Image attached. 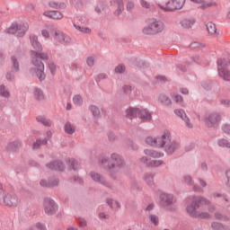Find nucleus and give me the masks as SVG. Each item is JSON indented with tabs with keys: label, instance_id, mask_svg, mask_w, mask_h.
I'll list each match as a JSON object with an SVG mask.
<instances>
[{
	"label": "nucleus",
	"instance_id": "f257e3e1",
	"mask_svg": "<svg viewBox=\"0 0 230 230\" xmlns=\"http://www.w3.org/2000/svg\"><path fill=\"white\" fill-rule=\"evenodd\" d=\"M30 40L32 48L35 50H31L32 58V65L36 66V68H31V71H34L36 76L39 78L40 82H44L46 80V74H44V63L41 60H48L49 57L42 51V45L39 42V38L35 34H31L30 36Z\"/></svg>",
	"mask_w": 230,
	"mask_h": 230
},
{
	"label": "nucleus",
	"instance_id": "f03ea898",
	"mask_svg": "<svg viewBox=\"0 0 230 230\" xmlns=\"http://www.w3.org/2000/svg\"><path fill=\"white\" fill-rule=\"evenodd\" d=\"M100 163L102 168H103L111 177H114L119 170H123L127 165L125 158L116 153L111 154V158L102 155L100 158Z\"/></svg>",
	"mask_w": 230,
	"mask_h": 230
},
{
	"label": "nucleus",
	"instance_id": "7ed1b4c3",
	"mask_svg": "<svg viewBox=\"0 0 230 230\" xmlns=\"http://www.w3.org/2000/svg\"><path fill=\"white\" fill-rule=\"evenodd\" d=\"M160 148H164V151L168 155H173L179 148H181V145L177 142L172 140V137L170 136V131H164V135L162 136V139H160Z\"/></svg>",
	"mask_w": 230,
	"mask_h": 230
},
{
	"label": "nucleus",
	"instance_id": "20e7f679",
	"mask_svg": "<svg viewBox=\"0 0 230 230\" xmlns=\"http://www.w3.org/2000/svg\"><path fill=\"white\" fill-rule=\"evenodd\" d=\"M126 116L129 119L132 118H140L141 121H151L152 114L148 111V110H139L137 108H128L126 111Z\"/></svg>",
	"mask_w": 230,
	"mask_h": 230
},
{
	"label": "nucleus",
	"instance_id": "39448f33",
	"mask_svg": "<svg viewBox=\"0 0 230 230\" xmlns=\"http://www.w3.org/2000/svg\"><path fill=\"white\" fill-rule=\"evenodd\" d=\"M217 64V73L223 80L230 82V61L226 58H218Z\"/></svg>",
	"mask_w": 230,
	"mask_h": 230
},
{
	"label": "nucleus",
	"instance_id": "423d86ee",
	"mask_svg": "<svg viewBox=\"0 0 230 230\" xmlns=\"http://www.w3.org/2000/svg\"><path fill=\"white\" fill-rule=\"evenodd\" d=\"M204 204H211V201L202 196H194L191 204L187 207V213L189 215L197 213V209H200Z\"/></svg>",
	"mask_w": 230,
	"mask_h": 230
},
{
	"label": "nucleus",
	"instance_id": "0eeeda50",
	"mask_svg": "<svg viewBox=\"0 0 230 230\" xmlns=\"http://www.w3.org/2000/svg\"><path fill=\"white\" fill-rule=\"evenodd\" d=\"M177 200L173 197L172 194L169 193H162L160 195V205L163 208H165L167 211H176L177 210V205H175V202Z\"/></svg>",
	"mask_w": 230,
	"mask_h": 230
},
{
	"label": "nucleus",
	"instance_id": "6e6552de",
	"mask_svg": "<svg viewBox=\"0 0 230 230\" xmlns=\"http://www.w3.org/2000/svg\"><path fill=\"white\" fill-rule=\"evenodd\" d=\"M164 30V23L161 21L154 20L142 30L144 35H155Z\"/></svg>",
	"mask_w": 230,
	"mask_h": 230
},
{
	"label": "nucleus",
	"instance_id": "1a4fd4ad",
	"mask_svg": "<svg viewBox=\"0 0 230 230\" xmlns=\"http://www.w3.org/2000/svg\"><path fill=\"white\" fill-rule=\"evenodd\" d=\"M206 127L208 128H217L220 121H222V115L218 112H212L205 115L203 118Z\"/></svg>",
	"mask_w": 230,
	"mask_h": 230
},
{
	"label": "nucleus",
	"instance_id": "9d476101",
	"mask_svg": "<svg viewBox=\"0 0 230 230\" xmlns=\"http://www.w3.org/2000/svg\"><path fill=\"white\" fill-rule=\"evenodd\" d=\"M30 26L28 23L23 24H17L13 23L10 28L7 29V33H11L12 35H14V33H17V37H24L26 35V31H28Z\"/></svg>",
	"mask_w": 230,
	"mask_h": 230
},
{
	"label": "nucleus",
	"instance_id": "9b49d317",
	"mask_svg": "<svg viewBox=\"0 0 230 230\" xmlns=\"http://www.w3.org/2000/svg\"><path fill=\"white\" fill-rule=\"evenodd\" d=\"M44 212L49 217H52V215H56L57 211H58V206L55 202V200L51 199V198H45L43 201Z\"/></svg>",
	"mask_w": 230,
	"mask_h": 230
},
{
	"label": "nucleus",
	"instance_id": "f8f14e48",
	"mask_svg": "<svg viewBox=\"0 0 230 230\" xmlns=\"http://www.w3.org/2000/svg\"><path fill=\"white\" fill-rule=\"evenodd\" d=\"M186 4V0H169L165 4L163 12H175L176 10H182Z\"/></svg>",
	"mask_w": 230,
	"mask_h": 230
},
{
	"label": "nucleus",
	"instance_id": "ddd939ff",
	"mask_svg": "<svg viewBox=\"0 0 230 230\" xmlns=\"http://www.w3.org/2000/svg\"><path fill=\"white\" fill-rule=\"evenodd\" d=\"M0 202H3L4 206H17L19 204V198L15 194H4L3 190L0 191Z\"/></svg>",
	"mask_w": 230,
	"mask_h": 230
},
{
	"label": "nucleus",
	"instance_id": "4468645a",
	"mask_svg": "<svg viewBox=\"0 0 230 230\" xmlns=\"http://www.w3.org/2000/svg\"><path fill=\"white\" fill-rule=\"evenodd\" d=\"M90 177L93 182H98L99 184H102L105 188H109L110 190H112V183L109 182L107 179H105V177L101 173H98L96 172H91Z\"/></svg>",
	"mask_w": 230,
	"mask_h": 230
},
{
	"label": "nucleus",
	"instance_id": "2eb2a0df",
	"mask_svg": "<svg viewBox=\"0 0 230 230\" xmlns=\"http://www.w3.org/2000/svg\"><path fill=\"white\" fill-rule=\"evenodd\" d=\"M110 3L111 6L117 8L114 12V15H116V17H119L125 10V4L123 3V0H111Z\"/></svg>",
	"mask_w": 230,
	"mask_h": 230
},
{
	"label": "nucleus",
	"instance_id": "dca6fc26",
	"mask_svg": "<svg viewBox=\"0 0 230 230\" xmlns=\"http://www.w3.org/2000/svg\"><path fill=\"white\" fill-rule=\"evenodd\" d=\"M46 166L49 168V170H54L55 172H64L66 168L61 160L52 161L49 164H47Z\"/></svg>",
	"mask_w": 230,
	"mask_h": 230
},
{
	"label": "nucleus",
	"instance_id": "f3484780",
	"mask_svg": "<svg viewBox=\"0 0 230 230\" xmlns=\"http://www.w3.org/2000/svg\"><path fill=\"white\" fill-rule=\"evenodd\" d=\"M174 113L185 122L186 127L193 128V124L190 122V118L186 115V111L182 109L174 110Z\"/></svg>",
	"mask_w": 230,
	"mask_h": 230
},
{
	"label": "nucleus",
	"instance_id": "a211bd4d",
	"mask_svg": "<svg viewBox=\"0 0 230 230\" xmlns=\"http://www.w3.org/2000/svg\"><path fill=\"white\" fill-rule=\"evenodd\" d=\"M191 3H195L196 4H200L198 8L199 10H206L208 8H210V6H217L216 2H206L205 0H190Z\"/></svg>",
	"mask_w": 230,
	"mask_h": 230
},
{
	"label": "nucleus",
	"instance_id": "6ab92c4d",
	"mask_svg": "<svg viewBox=\"0 0 230 230\" xmlns=\"http://www.w3.org/2000/svg\"><path fill=\"white\" fill-rule=\"evenodd\" d=\"M161 139H163V137H159L156 138H153L152 137H148L146 138V145H150V146H156V148H161Z\"/></svg>",
	"mask_w": 230,
	"mask_h": 230
},
{
	"label": "nucleus",
	"instance_id": "aec40b11",
	"mask_svg": "<svg viewBox=\"0 0 230 230\" xmlns=\"http://www.w3.org/2000/svg\"><path fill=\"white\" fill-rule=\"evenodd\" d=\"M43 15H45V17H49V19L55 20H60L64 17V15H62V13H60L59 11H46L43 13Z\"/></svg>",
	"mask_w": 230,
	"mask_h": 230
},
{
	"label": "nucleus",
	"instance_id": "412c9836",
	"mask_svg": "<svg viewBox=\"0 0 230 230\" xmlns=\"http://www.w3.org/2000/svg\"><path fill=\"white\" fill-rule=\"evenodd\" d=\"M21 148V142L13 141L7 144L6 150L7 152H17Z\"/></svg>",
	"mask_w": 230,
	"mask_h": 230
},
{
	"label": "nucleus",
	"instance_id": "4be33fe9",
	"mask_svg": "<svg viewBox=\"0 0 230 230\" xmlns=\"http://www.w3.org/2000/svg\"><path fill=\"white\" fill-rule=\"evenodd\" d=\"M11 71L12 73H19V60L15 56L11 57Z\"/></svg>",
	"mask_w": 230,
	"mask_h": 230
},
{
	"label": "nucleus",
	"instance_id": "5701e85b",
	"mask_svg": "<svg viewBox=\"0 0 230 230\" xmlns=\"http://www.w3.org/2000/svg\"><path fill=\"white\" fill-rule=\"evenodd\" d=\"M190 217H192L193 218H201L203 220H208L211 218V215L208 212H194L190 215Z\"/></svg>",
	"mask_w": 230,
	"mask_h": 230
},
{
	"label": "nucleus",
	"instance_id": "b1692460",
	"mask_svg": "<svg viewBox=\"0 0 230 230\" xmlns=\"http://www.w3.org/2000/svg\"><path fill=\"white\" fill-rule=\"evenodd\" d=\"M144 154H146V155H148L149 157H153L154 159H157L159 157H163L164 155V154L163 153H159L155 150H152V149H146L144 151Z\"/></svg>",
	"mask_w": 230,
	"mask_h": 230
},
{
	"label": "nucleus",
	"instance_id": "393cba45",
	"mask_svg": "<svg viewBox=\"0 0 230 230\" xmlns=\"http://www.w3.org/2000/svg\"><path fill=\"white\" fill-rule=\"evenodd\" d=\"M65 132L66 134H68L69 136H73L75 132H76V127L75 125L71 124V122H66L65 124Z\"/></svg>",
	"mask_w": 230,
	"mask_h": 230
},
{
	"label": "nucleus",
	"instance_id": "a878e982",
	"mask_svg": "<svg viewBox=\"0 0 230 230\" xmlns=\"http://www.w3.org/2000/svg\"><path fill=\"white\" fill-rule=\"evenodd\" d=\"M158 100L163 105H165V107H170V105H172V99L167 95L160 94Z\"/></svg>",
	"mask_w": 230,
	"mask_h": 230
},
{
	"label": "nucleus",
	"instance_id": "bb28decb",
	"mask_svg": "<svg viewBox=\"0 0 230 230\" xmlns=\"http://www.w3.org/2000/svg\"><path fill=\"white\" fill-rule=\"evenodd\" d=\"M33 93L37 102H42L44 100V92H42V89L35 87Z\"/></svg>",
	"mask_w": 230,
	"mask_h": 230
},
{
	"label": "nucleus",
	"instance_id": "cd10ccee",
	"mask_svg": "<svg viewBox=\"0 0 230 230\" xmlns=\"http://www.w3.org/2000/svg\"><path fill=\"white\" fill-rule=\"evenodd\" d=\"M181 24L182 28L190 29V28H191V26H193L195 24V19H193V18H191V19H183L181 22Z\"/></svg>",
	"mask_w": 230,
	"mask_h": 230
},
{
	"label": "nucleus",
	"instance_id": "c85d7f7f",
	"mask_svg": "<svg viewBox=\"0 0 230 230\" xmlns=\"http://www.w3.org/2000/svg\"><path fill=\"white\" fill-rule=\"evenodd\" d=\"M67 164H68L69 170H74V172H78V161H76L74 158H69Z\"/></svg>",
	"mask_w": 230,
	"mask_h": 230
},
{
	"label": "nucleus",
	"instance_id": "c756f323",
	"mask_svg": "<svg viewBox=\"0 0 230 230\" xmlns=\"http://www.w3.org/2000/svg\"><path fill=\"white\" fill-rule=\"evenodd\" d=\"M36 119L39 123H41L45 127H49L51 125V122L49 121V119H46V116L44 115L38 116Z\"/></svg>",
	"mask_w": 230,
	"mask_h": 230
},
{
	"label": "nucleus",
	"instance_id": "7c9ffc66",
	"mask_svg": "<svg viewBox=\"0 0 230 230\" xmlns=\"http://www.w3.org/2000/svg\"><path fill=\"white\" fill-rule=\"evenodd\" d=\"M207 30L210 35H215L217 34V25L213 23L212 22H209L206 24Z\"/></svg>",
	"mask_w": 230,
	"mask_h": 230
},
{
	"label": "nucleus",
	"instance_id": "2f4dec72",
	"mask_svg": "<svg viewBox=\"0 0 230 230\" xmlns=\"http://www.w3.org/2000/svg\"><path fill=\"white\" fill-rule=\"evenodd\" d=\"M106 8H107V4H104L103 1H99L97 5L95 6L94 10H95L96 13H102V12H103V10H105Z\"/></svg>",
	"mask_w": 230,
	"mask_h": 230
},
{
	"label": "nucleus",
	"instance_id": "473e14b6",
	"mask_svg": "<svg viewBox=\"0 0 230 230\" xmlns=\"http://www.w3.org/2000/svg\"><path fill=\"white\" fill-rule=\"evenodd\" d=\"M217 145H218V146H221L223 148H230V142H229V140H227L226 138H220L217 141Z\"/></svg>",
	"mask_w": 230,
	"mask_h": 230
},
{
	"label": "nucleus",
	"instance_id": "72a5a7b5",
	"mask_svg": "<svg viewBox=\"0 0 230 230\" xmlns=\"http://www.w3.org/2000/svg\"><path fill=\"white\" fill-rule=\"evenodd\" d=\"M0 96H3V98H10V92L6 90L4 84L0 85Z\"/></svg>",
	"mask_w": 230,
	"mask_h": 230
},
{
	"label": "nucleus",
	"instance_id": "f704fd0d",
	"mask_svg": "<svg viewBox=\"0 0 230 230\" xmlns=\"http://www.w3.org/2000/svg\"><path fill=\"white\" fill-rule=\"evenodd\" d=\"M161 164H164L163 160H152L149 161L147 166H151L152 168H157V166H161Z\"/></svg>",
	"mask_w": 230,
	"mask_h": 230
},
{
	"label": "nucleus",
	"instance_id": "c9c22d12",
	"mask_svg": "<svg viewBox=\"0 0 230 230\" xmlns=\"http://www.w3.org/2000/svg\"><path fill=\"white\" fill-rule=\"evenodd\" d=\"M89 110L91 111V112L94 118H100V108L99 107L92 105L89 107Z\"/></svg>",
	"mask_w": 230,
	"mask_h": 230
},
{
	"label": "nucleus",
	"instance_id": "e433bc0d",
	"mask_svg": "<svg viewBox=\"0 0 230 230\" xmlns=\"http://www.w3.org/2000/svg\"><path fill=\"white\" fill-rule=\"evenodd\" d=\"M145 181L147 186H154V174L153 173L146 174Z\"/></svg>",
	"mask_w": 230,
	"mask_h": 230
},
{
	"label": "nucleus",
	"instance_id": "4c0bfd02",
	"mask_svg": "<svg viewBox=\"0 0 230 230\" xmlns=\"http://www.w3.org/2000/svg\"><path fill=\"white\" fill-rule=\"evenodd\" d=\"M127 71V67L123 64H119L115 67V73L117 75H123Z\"/></svg>",
	"mask_w": 230,
	"mask_h": 230
},
{
	"label": "nucleus",
	"instance_id": "58836bf2",
	"mask_svg": "<svg viewBox=\"0 0 230 230\" xmlns=\"http://www.w3.org/2000/svg\"><path fill=\"white\" fill-rule=\"evenodd\" d=\"M49 184H53V188H56V186H58V183L60 182V180L55 176H51L49 179Z\"/></svg>",
	"mask_w": 230,
	"mask_h": 230
},
{
	"label": "nucleus",
	"instance_id": "ea45409f",
	"mask_svg": "<svg viewBox=\"0 0 230 230\" xmlns=\"http://www.w3.org/2000/svg\"><path fill=\"white\" fill-rule=\"evenodd\" d=\"M149 220L152 224H154V226H159V217H157L156 215H150Z\"/></svg>",
	"mask_w": 230,
	"mask_h": 230
},
{
	"label": "nucleus",
	"instance_id": "a19ab883",
	"mask_svg": "<svg viewBox=\"0 0 230 230\" xmlns=\"http://www.w3.org/2000/svg\"><path fill=\"white\" fill-rule=\"evenodd\" d=\"M54 35L57 40H58V42H64V36H65L64 33L59 32L58 31H54Z\"/></svg>",
	"mask_w": 230,
	"mask_h": 230
},
{
	"label": "nucleus",
	"instance_id": "79ce46f5",
	"mask_svg": "<svg viewBox=\"0 0 230 230\" xmlns=\"http://www.w3.org/2000/svg\"><path fill=\"white\" fill-rule=\"evenodd\" d=\"M40 186H41L42 188H53V184L49 183V180H40Z\"/></svg>",
	"mask_w": 230,
	"mask_h": 230
},
{
	"label": "nucleus",
	"instance_id": "37998d69",
	"mask_svg": "<svg viewBox=\"0 0 230 230\" xmlns=\"http://www.w3.org/2000/svg\"><path fill=\"white\" fill-rule=\"evenodd\" d=\"M215 217L217 220H224L225 222H227V220H229V217H227V216L222 215V213H220V212H216Z\"/></svg>",
	"mask_w": 230,
	"mask_h": 230
},
{
	"label": "nucleus",
	"instance_id": "c03bdc74",
	"mask_svg": "<svg viewBox=\"0 0 230 230\" xmlns=\"http://www.w3.org/2000/svg\"><path fill=\"white\" fill-rule=\"evenodd\" d=\"M166 3H168L166 0H155V4H157V6H159V8L162 10H164Z\"/></svg>",
	"mask_w": 230,
	"mask_h": 230
},
{
	"label": "nucleus",
	"instance_id": "a18cd8bd",
	"mask_svg": "<svg viewBox=\"0 0 230 230\" xmlns=\"http://www.w3.org/2000/svg\"><path fill=\"white\" fill-rule=\"evenodd\" d=\"M183 181L185 184H188V186H193V179L190 175H185L183 177Z\"/></svg>",
	"mask_w": 230,
	"mask_h": 230
},
{
	"label": "nucleus",
	"instance_id": "49530a36",
	"mask_svg": "<svg viewBox=\"0 0 230 230\" xmlns=\"http://www.w3.org/2000/svg\"><path fill=\"white\" fill-rule=\"evenodd\" d=\"M211 227L216 230L224 229V226L222 225V223H218V222L212 223Z\"/></svg>",
	"mask_w": 230,
	"mask_h": 230
},
{
	"label": "nucleus",
	"instance_id": "de8ad7c7",
	"mask_svg": "<svg viewBox=\"0 0 230 230\" xmlns=\"http://www.w3.org/2000/svg\"><path fill=\"white\" fill-rule=\"evenodd\" d=\"M77 224H79V226L81 227H86L87 226V221L84 217L77 218Z\"/></svg>",
	"mask_w": 230,
	"mask_h": 230
},
{
	"label": "nucleus",
	"instance_id": "09e8293b",
	"mask_svg": "<svg viewBox=\"0 0 230 230\" xmlns=\"http://www.w3.org/2000/svg\"><path fill=\"white\" fill-rule=\"evenodd\" d=\"M73 102L75 105H82V96L75 95L73 98Z\"/></svg>",
	"mask_w": 230,
	"mask_h": 230
},
{
	"label": "nucleus",
	"instance_id": "8fccbe9b",
	"mask_svg": "<svg viewBox=\"0 0 230 230\" xmlns=\"http://www.w3.org/2000/svg\"><path fill=\"white\" fill-rule=\"evenodd\" d=\"M49 69L51 75H55V73L57 72V66L54 65L53 62H49Z\"/></svg>",
	"mask_w": 230,
	"mask_h": 230
},
{
	"label": "nucleus",
	"instance_id": "3c124183",
	"mask_svg": "<svg viewBox=\"0 0 230 230\" xmlns=\"http://www.w3.org/2000/svg\"><path fill=\"white\" fill-rule=\"evenodd\" d=\"M105 79H107V74L102 73L97 75V77L95 78V82H97L98 84L99 82H102V80H105Z\"/></svg>",
	"mask_w": 230,
	"mask_h": 230
},
{
	"label": "nucleus",
	"instance_id": "603ef678",
	"mask_svg": "<svg viewBox=\"0 0 230 230\" xmlns=\"http://www.w3.org/2000/svg\"><path fill=\"white\" fill-rule=\"evenodd\" d=\"M222 130L225 134H228L230 136V124H224L222 126Z\"/></svg>",
	"mask_w": 230,
	"mask_h": 230
},
{
	"label": "nucleus",
	"instance_id": "864d4df0",
	"mask_svg": "<svg viewBox=\"0 0 230 230\" xmlns=\"http://www.w3.org/2000/svg\"><path fill=\"white\" fill-rule=\"evenodd\" d=\"M86 64L89 67H93V66H94V58L93 57L87 58Z\"/></svg>",
	"mask_w": 230,
	"mask_h": 230
},
{
	"label": "nucleus",
	"instance_id": "5fc2aeb1",
	"mask_svg": "<svg viewBox=\"0 0 230 230\" xmlns=\"http://www.w3.org/2000/svg\"><path fill=\"white\" fill-rule=\"evenodd\" d=\"M108 139L109 141H111V143H112L113 141H116V135L114 134V132L110 131L108 133Z\"/></svg>",
	"mask_w": 230,
	"mask_h": 230
},
{
	"label": "nucleus",
	"instance_id": "6e6d98bb",
	"mask_svg": "<svg viewBox=\"0 0 230 230\" xmlns=\"http://www.w3.org/2000/svg\"><path fill=\"white\" fill-rule=\"evenodd\" d=\"M14 72H8L6 75V80L9 82H12L15 79V75H13Z\"/></svg>",
	"mask_w": 230,
	"mask_h": 230
},
{
	"label": "nucleus",
	"instance_id": "4d7b16f0",
	"mask_svg": "<svg viewBox=\"0 0 230 230\" xmlns=\"http://www.w3.org/2000/svg\"><path fill=\"white\" fill-rule=\"evenodd\" d=\"M220 103H221L224 107H230V100H229V99H221V100H220Z\"/></svg>",
	"mask_w": 230,
	"mask_h": 230
},
{
	"label": "nucleus",
	"instance_id": "13d9d810",
	"mask_svg": "<svg viewBox=\"0 0 230 230\" xmlns=\"http://www.w3.org/2000/svg\"><path fill=\"white\" fill-rule=\"evenodd\" d=\"M41 143H42V141L40 140V139H38L36 142H34V143L32 144V148H33L34 150H37V149L40 148V144H41Z\"/></svg>",
	"mask_w": 230,
	"mask_h": 230
},
{
	"label": "nucleus",
	"instance_id": "bf43d9fd",
	"mask_svg": "<svg viewBox=\"0 0 230 230\" xmlns=\"http://www.w3.org/2000/svg\"><path fill=\"white\" fill-rule=\"evenodd\" d=\"M172 98H173L174 102H176V103H181V102H182L181 95L174 94V95H172Z\"/></svg>",
	"mask_w": 230,
	"mask_h": 230
},
{
	"label": "nucleus",
	"instance_id": "052dcab7",
	"mask_svg": "<svg viewBox=\"0 0 230 230\" xmlns=\"http://www.w3.org/2000/svg\"><path fill=\"white\" fill-rule=\"evenodd\" d=\"M206 206H208V211L209 213H213L216 209H217V207L213 204H206Z\"/></svg>",
	"mask_w": 230,
	"mask_h": 230
},
{
	"label": "nucleus",
	"instance_id": "680f3d73",
	"mask_svg": "<svg viewBox=\"0 0 230 230\" xmlns=\"http://www.w3.org/2000/svg\"><path fill=\"white\" fill-rule=\"evenodd\" d=\"M36 229H38V230H48V229H46V226H44L41 223H36Z\"/></svg>",
	"mask_w": 230,
	"mask_h": 230
},
{
	"label": "nucleus",
	"instance_id": "e2e57ef3",
	"mask_svg": "<svg viewBox=\"0 0 230 230\" xmlns=\"http://www.w3.org/2000/svg\"><path fill=\"white\" fill-rule=\"evenodd\" d=\"M49 5L50 8H54L55 10H58V3L57 2H49Z\"/></svg>",
	"mask_w": 230,
	"mask_h": 230
},
{
	"label": "nucleus",
	"instance_id": "0e129e2a",
	"mask_svg": "<svg viewBox=\"0 0 230 230\" xmlns=\"http://www.w3.org/2000/svg\"><path fill=\"white\" fill-rule=\"evenodd\" d=\"M226 177L227 179L226 186H228L230 188V170H227L226 172Z\"/></svg>",
	"mask_w": 230,
	"mask_h": 230
},
{
	"label": "nucleus",
	"instance_id": "69168bd1",
	"mask_svg": "<svg viewBox=\"0 0 230 230\" xmlns=\"http://www.w3.org/2000/svg\"><path fill=\"white\" fill-rule=\"evenodd\" d=\"M190 48L191 49H197V48H200V43L195 41V42H193V43H191V44L190 45Z\"/></svg>",
	"mask_w": 230,
	"mask_h": 230
},
{
	"label": "nucleus",
	"instance_id": "338daca9",
	"mask_svg": "<svg viewBox=\"0 0 230 230\" xmlns=\"http://www.w3.org/2000/svg\"><path fill=\"white\" fill-rule=\"evenodd\" d=\"M134 8V3L128 2L127 4V10L128 12H132V9Z\"/></svg>",
	"mask_w": 230,
	"mask_h": 230
},
{
	"label": "nucleus",
	"instance_id": "774afa93",
	"mask_svg": "<svg viewBox=\"0 0 230 230\" xmlns=\"http://www.w3.org/2000/svg\"><path fill=\"white\" fill-rule=\"evenodd\" d=\"M192 148H195V144H190L189 146H187L186 147H185V151L186 152H191V149Z\"/></svg>",
	"mask_w": 230,
	"mask_h": 230
}]
</instances>
